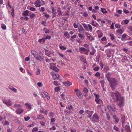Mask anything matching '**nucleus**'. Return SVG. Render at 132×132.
<instances>
[{
	"label": "nucleus",
	"instance_id": "34",
	"mask_svg": "<svg viewBox=\"0 0 132 132\" xmlns=\"http://www.w3.org/2000/svg\"><path fill=\"white\" fill-rule=\"evenodd\" d=\"M43 30L45 32L46 34L49 33L50 32V31L48 29H47L46 28H45L43 29Z\"/></svg>",
	"mask_w": 132,
	"mask_h": 132
},
{
	"label": "nucleus",
	"instance_id": "10",
	"mask_svg": "<svg viewBox=\"0 0 132 132\" xmlns=\"http://www.w3.org/2000/svg\"><path fill=\"white\" fill-rule=\"evenodd\" d=\"M52 13L53 14L52 18H53L55 17L56 15V12L55 11L56 9H54L53 7H52Z\"/></svg>",
	"mask_w": 132,
	"mask_h": 132
},
{
	"label": "nucleus",
	"instance_id": "44",
	"mask_svg": "<svg viewBox=\"0 0 132 132\" xmlns=\"http://www.w3.org/2000/svg\"><path fill=\"white\" fill-rule=\"evenodd\" d=\"M1 27L4 30H5L6 29V26L4 24H2L1 25Z\"/></svg>",
	"mask_w": 132,
	"mask_h": 132
},
{
	"label": "nucleus",
	"instance_id": "30",
	"mask_svg": "<svg viewBox=\"0 0 132 132\" xmlns=\"http://www.w3.org/2000/svg\"><path fill=\"white\" fill-rule=\"evenodd\" d=\"M79 32L81 33L82 32H83L84 30V29L82 26L80 27V28H79L78 29Z\"/></svg>",
	"mask_w": 132,
	"mask_h": 132
},
{
	"label": "nucleus",
	"instance_id": "2",
	"mask_svg": "<svg viewBox=\"0 0 132 132\" xmlns=\"http://www.w3.org/2000/svg\"><path fill=\"white\" fill-rule=\"evenodd\" d=\"M110 85L111 88L113 90H114L117 84V80L114 78H111L109 81Z\"/></svg>",
	"mask_w": 132,
	"mask_h": 132
},
{
	"label": "nucleus",
	"instance_id": "51",
	"mask_svg": "<svg viewBox=\"0 0 132 132\" xmlns=\"http://www.w3.org/2000/svg\"><path fill=\"white\" fill-rule=\"evenodd\" d=\"M127 35L126 34H124L122 35V37L121 38V40H122V39H125Z\"/></svg>",
	"mask_w": 132,
	"mask_h": 132
},
{
	"label": "nucleus",
	"instance_id": "18",
	"mask_svg": "<svg viewBox=\"0 0 132 132\" xmlns=\"http://www.w3.org/2000/svg\"><path fill=\"white\" fill-rule=\"evenodd\" d=\"M64 35L67 38L69 39L70 37V35L68 32H65L64 33Z\"/></svg>",
	"mask_w": 132,
	"mask_h": 132
},
{
	"label": "nucleus",
	"instance_id": "13",
	"mask_svg": "<svg viewBox=\"0 0 132 132\" xmlns=\"http://www.w3.org/2000/svg\"><path fill=\"white\" fill-rule=\"evenodd\" d=\"M110 70L109 67V66L105 65L103 70V71L104 72H106Z\"/></svg>",
	"mask_w": 132,
	"mask_h": 132
},
{
	"label": "nucleus",
	"instance_id": "56",
	"mask_svg": "<svg viewBox=\"0 0 132 132\" xmlns=\"http://www.w3.org/2000/svg\"><path fill=\"white\" fill-rule=\"evenodd\" d=\"M93 112V111H90L88 110H86L85 111L86 114H89L90 113H92Z\"/></svg>",
	"mask_w": 132,
	"mask_h": 132
},
{
	"label": "nucleus",
	"instance_id": "42",
	"mask_svg": "<svg viewBox=\"0 0 132 132\" xmlns=\"http://www.w3.org/2000/svg\"><path fill=\"white\" fill-rule=\"evenodd\" d=\"M110 39H111L113 40L114 39V35L113 34H111L110 35Z\"/></svg>",
	"mask_w": 132,
	"mask_h": 132
},
{
	"label": "nucleus",
	"instance_id": "45",
	"mask_svg": "<svg viewBox=\"0 0 132 132\" xmlns=\"http://www.w3.org/2000/svg\"><path fill=\"white\" fill-rule=\"evenodd\" d=\"M35 5L37 7H39L41 6L40 3H36L35 4Z\"/></svg>",
	"mask_w": 132,
	"mask_h": 132
},
{
	"label": "nucleus",
	"instance_id": "23",
	"mask_svg": "<svg viewBox=\"0 0 132 132\" xmlns=\"http://www.w3.org/2000/svg\"><path fill=\"white\" fill-rule=\"evenodd\" d=\"M29 11L28 10H26L24 11L22 14V15L24 16L28 15Z\"/></svg>",
	"mask_w": 132,
	"mask_h": 132
},
{
	"label": "nucleus",
	"instance_id": "7",
	"mask_svg": "<svg viewBox=\"0 0 132 132\" xmlns=\"http://www.w3.org/2000/svg\"><path fill=\"white\" fill-rule=\"evenodd\" d=\"M3 102L7 106H11L12 105V103H11V101L10 99L8 100L7 101L4 100L3 101Z\"/></svg>",
	"mask_w": 132,
	"mask_h": 132
},
{
	"label": "nucleus",
	"instance_id": "41",
	"mask_svg": "<svg viewBox=\"0 0 132 132\" xmlns=\"http://www.w3.org/2000/svg\"><path fill=\"white\" fill-rule=\"evenodd\" d=\"M34 57L36 58L37 60H39L40 61H41V60H40V59L39 58L38 55V54L37 53L36 54V55H34Z\"/></svg>",
	"mask_w": 132,
	"mask_h": 132
},
{
	"label": "nucleus",
	"instance_id": "61",
	"mask_svg": "<svg viewBox=\"0 0 132 132\" xmlns=\"http://www.w3.org/2000/svg\"><path fill=\"white\" fill-rule=\"evenodd\" d=\"M115 26L117 28H119L120 27V25H119V24H116L115 25Z\"/></svg>",
	"mask_w": 132,
	"mask_h": 132
},
{
	"label": "nucleus",
	"instance_id": "47",
	"mask_svg": "<svg viewBox=\"0 0 132 132\" xmlns=\"http://www.w3.org/2000/svg\"><path fill=\"white\" fill-rule=\"evenodd\" d=\"M67 109H68L69 110H71L72 109V106L71 105H70L69 106H68L66 107Z\"/></svg>",
	"mask_w": 132,
	"mask_h": 132
},
{
	"label": "nucleus",
	"instance_id": "31",
	"mask_svg": "<svg viewBox=\"0 0 132 132\" xmlns=\"http://www.w3.org/2000/svg\"><path fill=\"white\" fill-rule=\"evenodd\" d=\"M123 22H124V24H127L128 23L129 21H128V20H123L122 21V22H121V23L122 24H123Z\"/></svg>",
	"mask_w": 132,
	"mask_h": 132
},
{
	"label": "nucleus",
	"instance_id": "6",
	"mask_svg": "<svg viewBox=\"0 0 132 132\" xmlns=\"http://www.w3.org/2000/svg\"><path fill=\"white\" fill-rule=\"evenodd\" d=\"M23 110L19 107H18L15 111L16 113L18 114H21L23 111Z\"/></svg>",
	"mask_w": 132,
	"mask_h": 132
},
{
	"label": "nucleus",
	"instance_id": "8",
	"mask_svg": "<svg viewBox=\"0 0 132 132\" xmlns=\"http://www.w3.org/2000/svg\"><path fill=\"white\" fill-rule=\"evenodd\" d=\"M25 105L26 108L28 109L29 111L30 110L32 109V105L29 103H26L25 104Z\"/></svg>",
	"mask_w": 132,
	"mask_h": 132
},
{
	"label": "nucleus",
	"instance_id": "11",
	"mask_svg": "<svg viewBox=\"0 0 132 132\" xmlns=\"http://www.w3.org/2000/svg\"><path fill=\"white\" fill-rule=\"evenodd\" d=\"M8 88L13 92H14V93H16L17 92V89L11 86H8Z\"/></svg>",
	"mask_w": 132,
	"mask_h": 132
},
{
	"label": "nucleus",
	"instance_id": "27",
	"mask_svg": "<svg viewBox=\"0 0 132 132\" xmlns=\"http://www.w3.org/2000/svg\"><path fill=\"white\" fill-rule=\"evenodd\" d=\"M82 25L84 28H85L86 30L87 31L88 30V25H87L86 24L84 23L82 24Z\"/></svg>",
	"mask_w": 132,
	"mask_h": 132
},
{
	"label": "nucleus",
	"instance_id": "46",
	"mask_svg": "<svg viewBox=\"0 0 132 132\" xmlns=\"http://www.w3.org/2000/svg\"><path fill=\"white\" fill-rule=\"evenodd\" d=\"M29 15L30 16V18L31 19H32L34 18L35 17V14L34 13H32L31 15Z\"/></svg>",
	"mask_w": 132,
	"mask_h": 132
},
{
	"label": "nucleus",
	"instance_id": "20",
	"mask_svg": "<svg viewBox=\"0 0 132 132\" xmlns=\"http://www.w3.org/2000/svg\"><path fill=\"white\" fill-rule=\"evenodd\" d=\"M113 117L115 119V123H117L118 122L119 119L116 115H114L113 116Z\"/></svg>",
	"mask_w": 132,
	"mask_h": 132
},
{
	"label": "nucleus",
	"instance_id": "54",
	"mask_svg": "<svg viewBox=\"0 0 132 132\" xmlns=\"http://www.w3.org/2000/svg\"><path fill=\"white\" fill-rule=\"evenodd\" d=\"M29 10L30 11H34L36 10V9L35 8L32 7H30L29 9Z\"/></svg>",
	"mask_w": 132,
	"mask_h": 132
},
{
	"label": "nucleus",
	"instance_id": "28",
	"mask_svg": "<svg viewBox=\"0 0 132 132\" xmlns=\"http://www.w3.org/2000/svg\"><path fill=\"white\" fill-rule=\"evenodd\" d=\"M37 118L39 119H42L44 118L43 116L41 114H39L37 115Z\"/></svg>",
	"mask_w": 132,
	"mask_h": 132
},
{
	"label": "nucleus",
	"instance_id": "33",
	"mask_svg": "<svg viewBox=\"0 0 132 132\" xmlns=\"http://www.w3.org/2000/svg\"><path fill=\"white\" fill-rule=\"evenodd\" d=\"M99 64L101 69H102L104 66L103 62L102 61H100Z\"/></svg>",
	"mask_w": 132,
	"mask_h": 132
},
{
	"label": "nucleus",
	"instance_id": "9",
	"mask_svg": "<svg viewBox=\"0 0 132 132\" xmlns=\"http://www.w3.org/2000/svg\"><path fill=\"white\" fill-rule=\"evenodd\" d=\"M111 74L109 72H108L105 75V76L106 78L108 81H109L112 78L111 77Z\"/></svg>",
	"mask_w": 132,
	"mask_h": 132
},
{
	"label": "nucleus",
	"instance_id": "58",
	"mask_svg": "<svg viewBox=\"0 0 132 132\" xmlns=\"http://www.w3.org/2000/svg\"><path fill=\"white\" fill-rule=\"evenodd\" d=\"M57 13L59 15H61L62 14V13L60 11L57 10Z\"/></svg>",
	"mask_w": 132,
	"mask_h": 132
},
{
	"label": "nucleus",
	"instance_id": "24",
	"mask_svg": "<svg viewBox=\"0 0 132 132\" xmlns=\"http://www.w3.org/2000/svg\"><path fill=\"white\" fill-rule=\"evenodd\" d=\"M45 38H44L42 39H39L38 40V42L40 43H43L45 42Z\"/></svg>",
	"mask_w": 132,
	"mask_h": 132
},
{
	"label": "nucleus",
	"instance_id": "38",
	"mask_svg": "<svg viewBox=\"0 0 132 132\" xmlns=\"http://www.w3.org/2000/svg\"><path fill=\"white\" fill-rule=\"evenodd\" d=\"M113 129L114 130L118 131H119V129L115 126H114Z\"/></svg>",
	"mask_w": 132,
	"mask_h": 132
},
{
	"label": "nucleus",
	"instance_id": "1",
	"mask_svg": "<svg viewBox=\"0 0 132 132\" xmlns=\"http://www.w3.org/2000/svg\"><path fill=\"white\" fill-rule=\"evenodd\" d=\"M110 94L114 102H117L118 101L120 97L122 96L121 94L117 91H116L114 92L111 93Z\"/></svg>",
	"mask_w": 132,
	"mask_h": 132
},
{
	"label": "nucleus",
	"instance_id": "29",
	"mask_svg": "<svg viewBox=\"0 0 132 132\" xmlns=\"http://www.w3.org/2000/svg\"><path fill=\"white\" fill-rule=\"evenodd\" d=\"M78 35L79 36V37L81 39H82V40H83L85 38V37L83 36L82 35L80 34H78Z\"/></svg>",
	"mask_w": 132,
	"mask_h": 132
},
{
	"label": "nucleus",
	"instance_id": "22",
	"mask_svg": "<svg viewBox=\"0 0 132 132\" xmlns=\"http://www.w3.org/2000/svg\"><path fill=\"white\" fill-rule=\"evenodd\" d=\"M77 95L78 96V97L80 98H81L82 96L81 93L80 92H78L76 93Z\"/></svg>",
	"mask_w": 132,
	"mask_h": 132
},
{
	"label": "nucleus",
	"instance_id": "39",
	"mask_svg": "<svg viewBox=\"0 0 132 132\" xmlns=\"http://www.w3.org/2000/svg\"><path fill=\"white\" fill-rule=\"evenodd\" d=\"M63 98H62V99L63 100H65V98H64V97L66 96L65 94V93H63L62 94H61L60 95Z\"/></svg>",
	"mask_w": 132,
	"mask_h": 132
},
{
	"label": "nucleus",
	"instance_id": "55",
	"mask_svg": "<svg viewBox=\"0 0 132 132\" xmlns=\"http://www.w3.org/2000/svg\"><path fill=\"white\" fill-rule=\"evenodd\" d=\"M95 76L96 77L99 76H100V73L98 72H97L95 74Z\"/></svg>",
	"mask_w": 132,
	"mask_h": 132
},
{
	"label": "nucleus",
	"instance_id": "53",
	"mask_svg": "<svg viewBox=\"0 0 132 132\" xmlns=\"http://www.w3.org/2000/svg\"><path fill=\"white\" fill-rule=\"evenodd\" d=\"M100 82L102 86H103L104 85V80H102L100 81Z\"/></svg>",
	"mask_w": 132,
	"mask_h": 132
},
{
	"label": "nucleus",
	"instance_id": "21",
	"mask_svg": "<svg viewBox=\"0 0 132 132\" xmlns=\"http://www.w3.org/2000/svg\"><path fill=\"white\" fill-rule=\"evenodd\" d=\"M80 59L81 61L84 63H85L86 62V59L85 57L83 56H80Z\"/></svg>",
	"mask_w": 132,
	"mask_h": 132
},
{
	"label": "nucleus",
	"instance_id": "52",
	"mask_svg": "<svg viewBox=\"0 0 132 132\" xmlns=\"http://www.w3.org/2000/svg\"><path fill=\"white\" fill-rule=\"evenodd\" d=\"M118 33H119L120 34H121L123 33V31L121 29H118L117 31Z\"/></svg>",
	"mask_w": 132,
	"mask_h": 132
},
{
	"label": "nucleus",
	"instance_id": "5",
	"mask_svg": "<svg viewBox=\"0 0 132 132\" xmlns=\"http://www.w3.org/2000/svg\"><path fill=\"white\" fill-rule=\"evenodd\" d=\"M107 107L110 114H113L115 110L114 106L113 105L112 106L108 105L107 106Z\"/></svg>",
	"mask_w": 132,
	"mask_h": 132
},
{
	"label": "nucleus",
	"instance_id": "50",
	"mask_svg": "<svg viewBox=\"0 0 132 132\" xmlns=\"http://www.w3.org/2000/svg\"><path fill=\"white\" fill-rule=\"evenodd\" d=\"M95 22L94 20H92V22L90 23V24H91L92 25L94 26L95 27H96V26L95 24L94 23Z\"/></svg>",
	"mask_w": 132,
	"mask_h": 132
},
{
	"label": "nucleus",
	"instance_id": "59",
	"mask_svg": "<svg viewBox=\"0 0 132 132\" xmlns=\"http://www.w3.org/2000/svg\"><path fill=\"white\" fill-rule=\"evenodd\" d=\"M37 71L36 72V74L37 75H39L40 73V70L39 69H38Z\"/></svg>",
	"mask_w": 132,
	"mask_h": 132
},
{
	"label": "nucleus",
	"instance_id": "17",
	"mask_svg": "<svg viewBox=\"0 0 132 132\" xmlns=\"http://www.w3.org/2000/svg\"><path fill=\"white\" fill-rule=\"evenodd\" d=\"M125 130L127 132H130V130L129 126L128 125H126L125 127Z\"/></svg>",
	"mask_w": 132,
	"mask_h": 132
},
{
	"label": "nucleus",
	"instance_id": "32",
	"mask_svg": "<svg viewBox=\"0 0 132 132\" xmlns=\"http://www.w3.org/2000/svg\"><path fill=\"white\" fill-rule=\"evenodd\" d=\"M101 11L104 13H106L107 12L106 11V9L104 8H101Z\"/></svg>",
	"mask_w": 132,
	"mask_h": 132
},
{
	"label": "nucleus",
	"instance_id": "63",
	"mask_svg": "<svg viewBox=\"0 0 132 132\" xmlns=\"http://www.w3.org/2000/svg\"><path fill=\"white\" fill-rule=\"evenodd\" d=\"M30 119V117L28 116L27 117H25L24 118V120L26 121H28V120L29 119Z\"/></svg>",
	"mask_w": 132,
	"mask_h": 132
},
{
	"label": "nucleus",
	"instance_id": "48",
	"mask_svg": "<svg viewBox=\"0 0 132 132\" xmlns=\"http://www.w3.org/2000/svg\"><path fill=\"white\" fill-rule=\"evenodd\" d=\"M99 67H95L93 69V70L95 71H97L99 70Z\"/></svg>",
	"mask_w": 132,
	"mask_h": 132
},
{
	"label": "nucleus",
	"instance_id": "57",
	"mask_svg": "<svg viewBox=\"0 0 132 132\" xmlns=\"http://www.w3.org/2000/svg\"><path fill=\"white\" fill-rule=\"evenodd\" d=\"M42 24L44 26H46L47 25V24L45 21H43L42 22Z\"/></svg>",
	"mask_w": 132,
	"mask_h": 132
},
{
	"label": "nucleus",
	"instance_id": "14",
	"mask_svg": "<svg viewBox=\"0 0 132 132\" xmlns=\"http://www.w3.org/2000/svg\"><path fill=\"white\" fill-rule=\"evenodd\" d=\"M50 68L51 69L55 71L56 72H58L59 70V69L57 67L53 66H51Z\"/></svg>",
	"mask_w": 132,
	"mask_h": 132
},
{
	"label": "nucleus",
	"instance_id": "12",
	"mask_svg": "<svg viewBox=\"0 0 132 132\" xmlns=\"http://www.w3.org/2000/svg\"><path fill=\"white\" fill-rule=\"evenodd\" d=\"M52 75L54 80L56 79H58L60 77L59 75L57 73H52Z\"/></svg>",
	"mask_w": 132,
	"mask_h": 132
},
{
	"label": "nucleus",
	"instance_id": "60",
	"mask_svg": "<svg viewBox=\"0 0 132 132\" xmlns=\"http://www.w3.org/2000/svg\"><path fill=\"white\" fill-rule=\"evenodd\" d=\"M38 86L39 87H42V84L41 82H38L37 83Z\"/></svg>",
	"mask_w": 132,
	"mask_h": 132
},
{
	"label": "nucleus",
	"instance_id": "15",
	"mask_svg": "<svg viewBox=\"0 0 132 132\" xmlns=\"http://www.w3.org/2000/svg\"><path fill=\"white\" fill-rule=\"evenodd\" d=\"M91 49L92 50V51L90 53V54L92 55H93L96 52V50L93 47H91Z\"/></svg>",
	"mask_w": 132,
	"mask_h": 132
},
{
	"label": "nucleus",
	"instance_id": "3",
	"mask_svg": "<svg viewBox=\"0 0 132 132\" xmlns=\"http://www.w3.org/2000/svg\"><path fill=\"white\" fill-rule=\"evenodd\" d=\"M91 121L93 122L98 123L99 121V118L98 115L95 113L93 116L92 118L90 119Z\"/></svg>",
	"mask_w": 132,
	"mask_h": 132
},
{
	"label": "nucleus",
	"instance_id": "35",
	"mask_svg": "<svg viewBox=\"0 0 132 132\" xmlns=\"http://www.w3.org/2000/svg\"><path fill=\"white\" fill-rule=\"evenodd\" d=\"M88 30L92 31V30L93 28L92 26L90 25L89 24H88Z\"/></svg>",
	"mask_w": 132,
	"mask_h": 132
},
{
	"label": "nucleus",
	"instance_id": "4",
	"mask_svg": "<svg viewBox=\"0 0 132 132\" xmlns=\"http://www.w3.org/2000/svg\"><path fill=\"white\" fill-rule=\"evenodd\" d=\"M124 98L121 96L120 97L118 101L117 102V105L121 108L124 105Z\"/></svg>",
	"mask_w": 132,
	"mask_h": 132
},
{
	"label": "nucleus",
	"instance_id": "64",
	"mask_svg": "<svg viewBox=\"0 0 132 132\" xmlns=\"http://www.w3.org/2000/svg\"><path fill=\"white\" fill-rule=\"evenodd\" d=\"M83 46L86 47L87 48H89V45L86 44H84Z\"/></svg>",
	"mask_w": 132,
	"mask_h": 132
},
{
	"label": "nucleus",
	"instance_id": "62",
	"mask_svg": "<svg viewBox=\"0 0 132 132\" xmlns=\"http://www.w3.org/2000/svg\"><path fill=\"white\" fill-rule=\"evenodd\" d=\"M123 11L125 13H129V11L127 10L126 9H124L123 10Z\"/></svg>",
	"mask_w": 132,
	"mask_h": 132
},
{
	"label": "nucleus",
	"instance_id": "25",
	"mask_svg": "<svg viewBox=\"0 0 132 132\" xmlns=\"http://www.w3.org/2000/svg\"><path fill=\"white\" fill-rule=\"evenodd\" d=\"M39 58H40L41 59H42L44 58V56L43 53L41 52H40L39 54Z\"/></svg>",
	"mask_w": 132,
	"mask_h": 132
},
{
	"label": "nucleus",
	"instance_id": "37",
	"mask_svg": "<svg viewBox=\"0 0 132 132\" xmlns=\"http://www.w3.org/2000/svg\"><path fill=\"white\" fill-rule=\"evenodd\" d=\"M11 15L13 17H14V9L13 8L12 10H11Z\"/></svg>",
	"mask_w": 132,
	"mask_h": 132
},
{
	"label": "nucleus",
	"instance_id": "40",
	"mask_svg": "<svg viewBox=\"0 0 132 132\" xmlns=\"http://www.w3.org/2000/svg\"><path fill=\"white\" fill-rule=\"evenodd\" d=\"M38 130V128L37 127H35L32 130V132H36Z\"/></svg>",
	"mask_w": 132,
	"mask_h": 132
},
{
	"label": "nucleus",
	"instance_id": "16",
	"mask_svg": "<svg viewBox=\"0 0 132 132\" xmlns=\"http://www.w3.org/2000/svg\"><path fill=\"white\" fill-rule=\"evenodd\" d=\"M63 84L65 86H69L71 85V83L69 81H67V82H63Z\"/></svg>",
	"mask_w": 132,
	"mask_h": 132
},
{
	"label": "nucleus",
	"instance_id": "43",
	"mask_svg": "<svg viewBox=\"0 0 132 132\" xmlns=\"http://www.w3.org/2000/svg\"><path fill=\"white\" fill-rule=\"evenodd\" d=\"M121 119L122 124H123L125 122V117L123 116H121Z\"/></svg>",
	"mask_w": 132,
	"mask_h": 132
},
{
	"label": "nucleus",
	"instance_id": "49",
	"mask_svg": "<svg viewBox=\"0 0 132 132\" xmlns=\"http://www.w3.org/2000/svg\"><path fill=\"white\" fill-rule=\"evenodd\" d=\"M59 48L62 50H65L66 49V48L64 47L63 46H59Z\"/></svg>",
	"mask_w": 132,
	"mask_h": 132
},
{
	"label": "nucleus",
	"instance_id": "36",
	"mask_svg": "<svg viewBox=\"0 0 132 132\" xmlns=\"http://www.w3.org/2000/svg\"><path fill=\"white\" fill-rule=\"evenodd\" d=\"M79 50L82 51H86V50H87V49H86L84 47H81L79 48Z\"/></svg>",
	"mask_w": 132,
	"mask_h": 132
},
{
	"label": "nucleus",
	"instance_id": "26",
	"mask_svg": "<svg viewBox=\"0 0 132 132\" xmlns=\"http://www.w3.org/2000/svg\"><path fill=\"white\" fill-rule=\"evenodd\" d=\"M87 37L89 39V40L91 41L93 40L94 39V38L91 36H87Z\"/></svg>",
	"mask_w": 132,
	"mask_h": 132
},
{
	"label": "nucleus",
	"instance_id": "19",
	"mask_svg": "<svg viewBox=\"0 0 132 132\" xmlns=\"http://www.w3.org/2000/svg\"><path fill=\"white\" fill-rule=\"evenodd\" d=\"M95 102L98 104H100V103L102 102V101L99 98H96L95 100Z\"/></svg>",
	"mask_w": 132,
	"mask_h": 132
}]
</instances>
